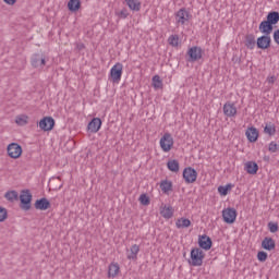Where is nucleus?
<instances>
[{"mask_svg": "<svg viewBox=\"0 0 279 279\" xmlns=\"http://www.w3.org/2000/svg\"><path fill=\"white\" fill-rule=\"evenodd\" d=\"M190 256L191 259H189L187 263L192 267H202V265H204V258L206 254H204V251H202V248H192Z\"/></svg>", "mask_w": 279, "mask_h": 279, "instance_id": "f257e3e1", "label": "nucleus"}, {"mask_svg": "<svg viewBox=\"0 0 279 279\" xmlns=\"http://www.w3.org/2000/svg\"><path fill=\"white\" fill-rule=\"evenodd\" d=\"M32 192L29 190H22L20 194V208L27 213V210H32Z\"/></svg>", "mask_w": 279, "mask_h": 279, "instance_id": "f03ea898", "label": "nucleus"}, {"mask_svg": "<svg viewBox=\"0 0 279 279\" xmlns=\"http://www.w3.org/2000/svg\"><path fill=\"white\" fill-rule=\"evenodd\" d=\"M122 75H123V63L118 62L110 70L109 80L113 84H119V82H121Z\"/></svg>", "mask_w": 279, "mask_h": 279, "instance_id": "7ed1b4c3", "label": "nucleus"}, {"mask_svg": "<svg viewBox=\"0 0 279 279\" xmlns=\"http://www.w3.org/2000/svg\"><path fill=\"white\" fill-rule=\"evenodd\" d=\"M236 209L234 207H228L222 210V219L225 223L232 225L234 221H236L238 217Z\"/></svg>", "mask_w": 279, "mask_h": 279, "instance_id": "20e7f679", "label": "nucleus"}, {"mask_svg": "<svg viewBox=\"0 0 279 279\" xmlns=\"http://www.w3.org/2000/svg\"><path fill=\"white\" fill-rule=\"evenodd\" d=\"M8 156L16 160L20 156H23V147L17 143H11L7 147Z\"/></svg>", "mask_w": 279, "mask_h": 279, "instance_id": "39448f33", "label": "nucleus"}, {"mask_svg": "<svg viewBox=\"0 0 279 279\" xmlns=\"http://www.w3.org/2000/svg\"><path fill=\"white\" fill-rule=\"evenodd\" d=\"M183 180L185 184H193L197 182V170L192 167H186L183 170Z\"/></svg>", "mask_w": 279, "mask_h": 279, "instance_id": "423d86ee", "label": "nucleus"}, {"mask_svg": "<svg viewBox=\"0 0 279 279\" xmlns=\"http://www.w3.org/2000/svg\"><path fill=\"white\" fill-rule=\"evenodd\" d=\"M31 64L34 69H45L47 64V57L43 53H35L31 58Z\"/></svg>", "mask_w": 279, "mask_h": 279, "instance_id": "0eeeda50", "label": "nucleus"}, {"mask_svg": "<svg viewBox=\"0 0 279 279\" xmlns=\"http://www.w3.org/2000/svg\"><path fill=\"white\" fill-rule=\"evenodd\" d=\"M159 145L162 151H171L173 147V136H171V133H165L160 138Z\"/></svg>", "mask_w": 279, "mask_h": 279, "instance_id": "6e6552de", "label": "nucleus"}, {"mask_svg": "<svg viewBox=\"0 0 279 279\" xmlns=\"http://www.w3.org/2000/svg\"><path fill=\"white\" fill-rule=\"evenodd\" d=\"M202 60V47L193 46L187 50V62H197Z\"/></svg>", "mask_w": 279, "mask_h": 279, "instance_id": "1a4fd4ad", "label": "nucleus"}, {"mask_svg": "<svg viewBox=\"0 0 279 279\" xmlns=\"http://www.w3.org/2000/svg\"><path fill=\"white\" fill-rule=\"evenodd\" d=\"M39 128L44 132H51L56 128V120L52 117H45L39 121Z\"/></svg>", "mask_w": 279, "mask_h": 279, "instance_id": "9d476101", "label": "nucleus"}, {"mask_svg": "<svg viewBox=\"0 0 279 279\" xmlns=\"http://www.w3.org/2000/svg\"><path fill=\"white\" fill-rule=\"evenodd\" d=\"M257 49H262L265 51V49H269L271 47V37L269 35H262L256 40Z\"/></svg>", "mask_w": 279, "mask_h": 279, "instance_id": "9b49d317", "label": "nucleus"}, {"mask_svg": "<svg viewBox=\"0 0 279 279\" xmlns=\"http://www.w3.org/2000/svg\"><path fill=\"white\" fill-rule=\"evenodd\" d=\"M198 247L208 252V250H211L213 247V239L206 234L198 235Z\"/></svg>", "mask_w": 279, "mask_h": 279, "instance_id": "f8f14e48", "label": "nucleus"}, {"mask_svg": "<svg viewBox=\"0 0 279 279\" xmlns=\"http://www.w3.org/2000/svg\"><path fill=\"white\" fill-rule=\"evenodd\" d=\"M87 130L92 132V134H97V132L101 130V119L93 118L87 125Z\"/></svg>", "mask_w": 279, "mask_h": 279, "instance_id": "ddd939ff", "label": "nucleus"}, {"mask_svg": "<svg viewBox=\"0 0 279 279\" xmlns=\"http://www.w3.org/2000/svg\"><path fill=\"white\" fill-rule=\"evenodd\" d=\"M34 207L36 210H49V208H51V202H49L47 197H43L35 202Z\"/></svg>", "mask_w": 279, "mask_h": 279, "instance_id": "4468645a", "label": "nucleus"}, {"mask_svg": "<svg viewBox=\"0 0 279 279\" xmlns=\"http://www.w3.org/2000/svg\"><path fill=\"white\" fill-rule=\"evenodd\" d=\"M245 136L248 143H256V141H258V129L250 126L245 132Z\"/></svg>", "mask_w": 279, "mask_h": 279, "instance_id": "2eb2a0df", "label": "nucleus"}, {"mask_svg": "<svg viewBox=\"0 0 279 279\" xmlns=\"http://www.w3.org/2000/svg\"><path fill=\"white\" fill-rule=\"evenodd\" d=\"M262 247L263 250H266V252H272V250H276V240L269 236L264 238L262 241Z\"/></svg>", "mask_w": 279, "mask_h": 279, "instance_id": "dca6fc26", "label": "nucleus"}, {"mask_svg": "<svg viewBox=\"0 0 279 279\" xmlns=\"http://www.w3.org/2000/svg\"><path fill=\"white\" fill-rule=\"evenodd\" d=\"M175 16L177 23H181V25H184V23L189 21V16H191V14L189 13V11H186V9L182 8L175 13Z\"/></svg>", "mask_w": 279, "mask_h": 279, "instance_id": "f3484780", "label": "nucleus"}, {"mask_svg": "<svg viewBox=\"0 0 279 279\" xmlns=\"http://www.w3.org/2000/svg\"><path fill=\"white\" fill-rule=\"evenodd\" d=\"M259 32L264 34V36H269L271 32H274V26L267 20H264L259 24Z\"/></svg>", "mask_w": 279, "mask_h": 279, "instance_id": "a211bd4d", "label": "nucleus"}, {"mask_svg": "<svg viewBox=\"0 0 279 279\" xmlns=\"http://www.w3.org/2000/svg\"><path fill=\"white\" fill-rule=\"evenodd\" d=\"M244 171L250 175H256V173H258V163H256V161H247L244 165Z\"/></svg>", "mask_w": 279, "mask_h": 279, "instance_id": "6ab92c4d", "label": "nucleus"}, {"mask_svg": "<svg viewBox=\"0 0 279 279\" xmlns=\"http://www.w3.org/2000/svg\"><path fill=\"white\" fill-rule=\"evenodd\" d=\"M223 114L226 117H236V107L232 102H226L223 105Z\"/></svg>", "mask_w": 279, "mask_h": 279, "instance_id": "aec40b11", "label": "nucleus"}, {"mask_svg": "<svg viewBox=\"0 0 279 279\" xmlns=\"http://www.w3.org/2000/svg\"><path fill=\"white\" fill-rule=\"evenodd\" d=\"M266 21L274 27V25H278L279 23V12L278 11H270L267 16Z\"/></svg>", "mask_w": 279, "mask_h": 279, "instance_id": "412c9836", "label": "nucleus"}, {"mask_svg": "<svg viewBox=\"0 0 279 279\" xmlns=\"http://www.w3.org/2000/svg\"><path fill=\"white\" fill-rule=\"evenodd\" d=\"M174 209L171 205H163L160 209V215L163 219H171L173 217Z\"/></svg>", "mask_w": 279, "mask_h": 279, "instance_id": "4be33fe9", "label": "nucleus"}, {"mask_svg": "<svg viewBox=\"0 0 279 279\" xmlns=\"http://www.w3.org/2000/svg\"><path fill=\"white\" fill-rule=\"evenodd\" d=\"M245 47L246 49H254L256 47V36L254 34H248L245 36Z\"/></svg>", "mask_w": 279, "mask_h": 279, "instance_id": "5701e85b", "label": "nucleus"}, {"mask_svg": "<svg viewBox=\"0 0 279 279\" xmlns=\"http://www.w3.org/2000/svg\"><path fill=\"white\" fill-rule=\"evenodd\" d=\"M140 252H141V246H138V244L132 245L130 248V254L128 255V259L136 260Z\"/></svg>", "mask_w": 279, "mask_h": 279, "instance_id": "b1692460", "label": "nucleus"}, {"mask_svg": "<svg viewBox=\"0 0 279 279\" xmlns=\"http://www.w3.org/2000/svg\"><path fill=\"white\" fill-rule=\"evenodd\" d=\"M167 167L172 173H178L180 171V161L178 159L169 160Z\"/></svg>", "mask_w": 279, "mask_h": 279, "instance_id": "393cba45", "label": "nucleus"}, {"mask_svg": "<svg viewBox=\"0 0 279 279\" xmlns=\"http://www.w3.org/2000/svg\"><path fill=\"white\" fill-rule=\"evenodd\" d=\"M119 264H110L109 265V270H108V278H117L119 276L120 271Z\"/></svg>", "mask_w": 279, "mask_h": 279, "instance_id": "a878e982", "label": "nucleus"}, {"mask_svg": "<svg viewBox=\"0 0 279 279\" xmlns=\"http://www.w3.org/2000/svg\"><path fill=\"white\" fill-rule=\"evenodd\" d=\"M82 8V2L80 0H70L68 2V10L70 12H77Z\"/></svg>", "mask_w": 279, "mask_h": 279, "instance_id": "bb28decb", "label": "nucleus"}, {"mask_svg": "<svg viewBox=\"0 0 279 279\" xmlns=\"http://www.w3.org/2000/svg\"><path fill=\"white\" fill-rule=\"evenodd\" d=\"M232 189H234V184L232 183H228L227 185H220L218 186V193H220L222 197H226V195H228L230 191H232Z\"/></svg>", "mask_w": 279, "mask_h": 279, "instance_id": "cd10ccee", "label": "nucleus"}, {"mask_svg": "<svg viewBox=\"0 0 279 279\" xmlns=\"http://www.w3.org/2000/svg\"><path fill=\"white\" fill-rule=\"evenodd\" d=\"M160 190L162 193H169V191H173V182L169 180H162L160 182Z\"/></svg>", "mask_w": 279, "mask_h": 279, "instance_id": "c85d7f7f", "label": "nucleus"}, {"mask_svg": "<svg viewBox=\"0 0 279 279\" xmlns=\"http://www.w3.org/2000/svg\"><path fill=\"white\" fill-rule=\"evenodd\" d=\"M125 2L130 10H133L134 12L141 11V3L138 0H125Z\"/></svg>", "mask_w": 279, "mask_h": 279, "instance_id": "c756f323", "label": "nucleus"}, {"mask_svg": "<svg viewBox=\"0 0 279 279\" xmlns=\"http://www.w3.org/2000/svg\"><path fill=\"white\" fill-rule=\"evenodd\" d=\"M175 227L180 228H191V220L189 218H180L175 221Z\"/></svg>", "mask_w": 279, "mask_h": 279, "instance_id": "7c9ffc66", "label": "nucleus"}, {"mask_svg": "<svg viewBox=\"0 0 279 279\" xmlns=\"http://www.w3.org/2000/svg\"><path fill=\"white\" fill-rule=\"evenodd\" d=\"M264 133L268 134V136H276V124L267 123L264 128Z\"/></svg>", "mask_w": 279, "mask_h": 279, "instance_id": "2f4dec72", "label": "nucleus"}, {"mask_svg": "<svg viewBox=\"0 0 279 279\" xmlns=\"http://www.w3.org/2000/svg\"><path fill=\"white\" fill-rule=\"evenodd\" d=\"M5 199H8V202H16L19 201V192L12 190V191H8L4 194Z\"/></svg>", "mask_w": 279, "mask_h": 279, "instance_id": "473e14b6", "label": "nucleus"}, {"mask_svg": "<svg viewBox=\"0 0 279 279\" xmlns=\"http://www.w3.org/2000/svg\"><path fill=\"white\" fill-rule=\"evenodd\" d=\"M153 86L154 88H156L157 90L159 88H162V80H160L159 75H155L153 76Z\"/></svg>", "mask_w": 279, "mask_h": 279, "instance_id": "72a5a7b5", "label": "nucleus"}, {"mask_svg": "<svg viewBox=\"0 0 279 279\" xmlns=\"http://www.w3.org/2000/svg\"><path fill=\"white\" fill-rule=\"evenodd\" d=\"M168 43H169V45H171V47H178V45L180 43V37L178 35H171L168 38Z\"/></svg>", "mask_w": 279, "mask_h": 279, "instance_id": "f704fd0d", "label": "nucleus"}, {"mask_svg": "<svg viewBox=\"0 0 279 279\" xmlns=\"http://www.w3.org/2000/svg\"><path fill=\"white\" fill-rule=\"evenodd\" d=\"M28 117L27 116H17L15 119V123L17 125H27V121H28Z\"/></svg>", "mask_w": 279, "mask_h": 279, "instance_id": "c9c22d12", "label": "nucleus"}, {"mask_svg": "<svg viewBox=\"0 0 279 279\" xmlns=\"http://www.w3.org/2000/svg\"><path fill=\"white\" fill-rule=\"evenodd\" d=\"M140 202H141L142 206H149V204H150L149 196H147V194H141Z\"/></svg>", "mask_w": 279, "mask_h": 279, "instance_id": "e433bc0d", "label": "nucleus"}, {"mask_svg": "<svg viewBox=\"0 0 279 279\" xmlns=\"http://www.w3.org/2000/svg\"><path fill=\"white\" fill-rule=\"evenodd\" d=\"M268 230L269 232H271L272 234H276V232H278L279 230V226L278 222H268Z\"/></svg>", "mask_w": 279, "mask_h": 279, "instance_id": "4c0bfd02", "label": "nucleus"}, {"mask_svg": "<svg viewBox=\"0 0 279 279\" xmlns=\"http://www.w3.org/2000/svg\"><path fill=\"white\" fill-rule=\"evenodd\" d=\"M279 149V145L276 144V142H270L268 145V151H270V154H276V151H278Z\"/></svg>", "mask_w": 279, "mask_h": 279, "instance_id": "58836bf2", "label": "nucleus"}, {"mask_svg": "<svg viewBox=\"0 0 279 279\" xmlns=\"http://www.w3.org/2000/svg\"><path fill=\"white\" fill-rule=\"evenodd\" d=\"M8 219V209L0 207V223Z\"/></svg>", "mask_w": 279, "mask_h": 279, "instance_id": "ea45409f", "label": "nucleus"}, {"mask_svg": "<svg viewBox=\"0 0 279 279\" xmlns=\"http://www.w3.org/2000/svg\"><path fill=\"white\" fill-rule=\"evenodd\" d=\"M267 252L265 251H259L257 253V259L259 260V263H265V260H267Z\"/></svg>", "mask_w": 279, "mask_h": 279, "instance_id": "a19ab883", "label": "nucleus"}, {"mask_svg": "<svg viewBox=\"0 0 279 279\" xmlns=\"http://www.w3.org/2000/svg\"><path fill=\"white\" fill-rule=\"evenodd\" d=\"M120 19H128L130 16V13L128 12V9H122L120 13L118 14Z\"/></svg>", "mask_w": 279, "mask_h": 279, "instance_id": "79ce46f5", "label": "nucleus"}, {"mask_svg": "<svg viewBox=\"0 0 279 279\" xmlns=\"http://www.w3.org/2000/svg\"><path fill=\"white\" fill-rule=\"evenodd\" d=\"M272 38L277 45H279V28L274 32Z\"/></svg>", "mask_w": 279, "mask_h": 279, "instance_id": "37998d69", "label": "nucleus"}, {"mask_svg": "<svg viewBox=\"0 0 279 279\" xmlns=\"http://www.w3.org/2000/svg\"><path fill=\"white\" fill-rule=\"evenodd\" d=\"M4 3H7L8 5H14V3H16V0H3Z\"/></svg>", "mask_w": 279, "mask_h": 279, "instance_id": "c03bdc74", "label": "nucleus"}, {"mask_svg": "<svg viewBox=\"0 0 279 279\" xmlns=\"http://www.w3.org/2000/svg\"><path fill=\"white\" fill-rule=\"evenodd\" d=\"M276 82V76H270L269 78H268V83L269 84H274Z\"/></svg>", "mask_w": 279, "mask_h": 279, "instance_id": "a18cd8bd", "label": "nucleus"}, {"mask_svg": "<svg viewBox=\"0 0 279 279\" xmlns=\"http://www.w3.org/2000/svg\"><path fill=\"white\" fill-rule=\"evenodd\" d=\"M235 62H238L239 64H241V58H236Z\"/></svg>", "mask_w": 279, "mask_h": 279, "instance_id": "49530a36", "label": "nucleus"}, {"mask_svg": "<svg viewBox=\"0 0 279 279\" xmlns=\"http://www.w3.org/2000/svg\"><path fill=\"white\" fill-rule=\"evenodd\" d=\"M78 49H84V44H82L81 46H78Z\"/></svg>", "mask_w": 279, "mask_h": 279, "instance_id": "de8ad7c7", "label": "nucleus"}, {"mask_svg": "<svg viewBox=\"0 0 279 279\" xmlns=\"http://www.w3.org/2000/svg\"><path fill=\"white\" fill-rule=\"evenodd\" d=\"M264 160H269V157H265Z\"/></svg>", "mask_w": 279, "mask_h": 279, "instance_id": "09e8293b", "label": "nucleus"}, {"mask_svg": "<svg viewBox=\"0 0 279 279\" xmlns=\"http://www.w3.org/2000/svg\"><path fill=\"white\" fill-rule=\"evenodd\" d=\"M59 189H62V183L59 184Z\"/></svg>", "mask_w": 279, "mask_h": 279, "instance_id": "8fccbe9b", "label": "nucleus"}]
</instances>
